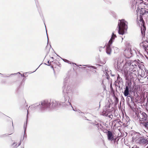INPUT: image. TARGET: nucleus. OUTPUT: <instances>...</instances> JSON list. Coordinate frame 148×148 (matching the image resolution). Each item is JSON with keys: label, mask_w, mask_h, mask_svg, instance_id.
<instances>
[{"label": "nucleus", "mask_w": 148, "mask_h": 148, "mask_svg": "<svg viewBox=\"0 0 148 148\" xmlns=\"http://www.w3.org/2000/svg\"><path fill=\"white\" fill-rule=\"evenodd\" d=\"M127 23L124 20L122 19L118 23V33L120 34H123L126 31L127 28Z\"/></svg>", "instance_id": "obj_1"}, {"label": "nucleus", "mask_w": 148, "mask_h": 148, "mask_svg": "<svg viewBox=\"0 0 148 148\" xmlns=\"http://www.w3.org/2000/svg\"><path fill=\"white\" fill-rule=\"evenodd\" d=\"M137 67V65L134 63L130 64L127 62L123 66L124 68H127V73H125V75L126 76H128V74L130 75L132 74L135 70H134V68Z\"/></svg>", "instance_id": "obj_2"}, {"label": "nucleus", "mask_w": 148, "mask_h": 148, "mask_svg": "<svg viewBox=\"0 0 148 148\" xmlns=\"http://www.w3.org/2000/svg\"><path fill=\"white\" fill-rule=\"evenodd\" d=\"M41 105L45 108L49 107L53 108H54L58 106V103L55 100H53L51 102L48 100H44L42 101Z\"/></svg>", "instance_id": "obj_3"}, {"label": "nucleus", "mask_w": 148, "mask_h": 148, "mask_svg": "<svg viewBox=\"0 0 148 148\" xmlns=\"http://www.w3.org/2000/svg\"><path fill=\"white\" fill-rule=\"evenodd\" d=\"M138 23L139 25H141V31L142 34L143 35H144L145 34L146 27L145 26V22L143 20V18L141 16H139V20L138 21Z\"/></svg>", "instance_id": "obj_4"}, {"label": "nucleus", "mask_w": 148, "mask_h": 148, "mask_svg": "<svg viewBox=\"0 0 148 148\" xmlns=\"http://www.w3.org/2000/svg\"><path fill=\"white\" fill-rule=\"evenodd\" d=\"M141 135L138 133H136L133 134L132 137V141L133 142H136L138 143L139 140L141 138Z\"/></svg>", "instance_id": "obj_5"}, {"label": "nucleus", "mask_w": 148, "mask_h": 148, "mask_svg": "<svg viewBox=\"0 0 148 148\" xmlns=\"http://www.w3.org/2000/svg\"><path fill=\"white\" fill-rule=\"evenodd\" d=\"M140 139L139 140L138 142V143H139L142 145L145 146L146 145L148 144V141L147 139H145L143 137H141Z\"/></svg>", "instance_id": "obj_6"}, {"label": "nucleus", "mask_w": 148, "mask_h": 148, "mask_svg": "<svg viewBox=\"0 0 148 148\" xmlns=\"http://www.w3.org/2000/svg\"><path fill=\"white\" fill-rule=\"evenodd\" d=\"M140 117V121H145L147 120V115L145 112H142Z\"/></svg>", "instance_id": "obj_7"}, {"label": "nucleus", "mask_w": 148, "mask_h": 148, "mask_svg": "<svg viewBox=\"0 0 148 148\" xmlns=\"http://www.w3.org/2000/svg\"><path fill=\"white\" fill-rule=\"evenodd\" d=\"M107 136L108 139L109 140L112 141L114 140V136L111 132L110 131H108Z\"/></svg>", "instance_id": "obj_8"}, {"label": "nucleus", "mask_w": 148, "mask_h": 148, "mask_svg": "<svg viewBox=\"0 0 148 148\" xmlns=\"http://www.w3.org/2000/svg\"><path fill=\"white\" fill-rule=\"evenodd\" d=\"M116 38V35H115L114 33H112L111 38H110L109 42V44L110 45L112 43V42L114 41V39Z\"/></svg>", "instance_id": "obj_9"}, {"label": "nucleus", "mask_w": 148, "mask_h": 148, "mask_svg": "<svg viewBox=\"0 0 148 148\" xmlns=\"http://www.w3.org/2000/svg\"><path fill=\"white\" fill-rule=\"evenodd\" d=\"M129 87L127 86H126L125 90L124 92V94L125 97L127 96L129 94Z\"/></svg>", "instance_id": "obj_10"}, {"label": "nucleus", "mask_w": 148, "mask_h": 148, "mask_svg": "<svg viewBox=\"0 0 148 148\" xmlns=\"http://www.w3.org/2000/svg\"><path fill=\"white\" fill-rule=\"evenodd\" d=\"M112 51H113L114 53H117L119 51V49L117 47H113L112 48Z\"/></svg>", "instance_id": "obj_11"}, {"label": "nucleus", "mask_w": 148, "mask_h": 148, "mask_svg": "<svg viewBox=\"0 0 148 148\" xmlns=\"http://www.w3.org/2000/svg\"><path fill=\"white\" fill-rule=\"evenodd\" d=\"M112 51V49H111L110 47V46H108L107 47L106 49V53L108 54H110L111 51Z\"/></svg>", "instance_id": "obj_12"}, {"label": "nucleus", "mask_w": 148, "mask_h": 148, "mask_svg": "<svg viewBox=\"0 0 148 148\" xmlns=\"http://www.w3.org/2000/svg\"><path fill=\"white\" fill-rule=\"evenodd\" d=\"M16 143H14L13 145H14V144H16L15 145H14V147H13L14 148H16V147H18L19 146L20 144H21V143H20L19 144H18V145H17L16 144Z\"/></svg>", "instance_id": "obj_13"}, {"label": "nucleus", "mask_w": 148, "mask_h": 148, "mask_svg": "<svg viewBox=\"0 0 148 148\" xmlns=\"http://www.w3.org/2000/svg\"><path fill=\"white\" fill-rule=\"evenodd\" d=\"M143 125L146 128H148V121L147 123H143Z\"/></svg>", "instance_id": "obj_14"}, {"label": "nucleus", "mask_w": 148, "mask_h": 148, "mask_svg": "<svg viewBox=\"0 0 148 148\" xmlns=\"http://www.w3.org/2000/svg\"><path fill=\"white\" fill-rule=\"evenodd\" d=\"M132 148H138V147L136 145H134L132 147Z\"/></svg>", "instance_id": "obj_15"}, {"label": "nucleus", "mask_w": 148, "mask_h": 148, "mask_svg": "<svg viewBox=\"0 0 148 148\" xmlns=\"http://www.w3.org/2000/svg\"><path fill=\"white\" fill-rule=\"evenodd\" d=\"M65 62L69 63V61L67 60H66Z\"/></svg>", "instance_id": "obj_16"}, {"label": "nucleus", "mask_w": 148, "mask_h": 148, "mask_svg": "<svg viewBox=\"0 0 148 148\" xmlns=\"http://www.w3.org/2000/svg\"><path fill=\"white\" fill-rule=\"evenodd\" d=\"M109 116L111 118V116L112 117H113V115H111L110 116Z\"/></svg>", "instance_id": "obj_17"}, {"label": "nucleus", "mask_w": 148, "mask_h": 148, "mask_svg": "<svg viewBox=\"0 0 148 148\" xmlns=\"http://www.w3.org/2000/svg\"><path fill=\"white\" fill-rule=\"evenodd\" d=\"M125 53H126L128 51L127 50H125Z\"/></svg>", "instance_id": "obj_18"}, {"label": "nucleus", "mask_w": 148, "mask_h": 148, "mask_svg": "<svg viewBox=\"0 0 148 148\" xmlns=\"http://www.w3.org/2000/svg\"><path fill=\"white\" fill-rule=\"evenodd\" d=\"M130 51H129V52H128V53H129V54H130V53H130Z\"/></svg>", "instance_id": "obj_19"}, {"label": "nucleus", "mask_w": 148, "mask_h": 148, "mask_svg": "<svg viewBox=\"0 0 148 148\" xmlns=\"http://www.w3.org/2000/svg\"><path fill=\"white\" fill-rule=\"evenodd\" d=\"M142 1L140 0V3H142Z\"/></svg>", "instance_id": "obj_20"}, {"label": "nucleus", "mask_w": 148, "mask_h": 148, "mask_svg": "<svg viewBox=\"0 0 148 148\" xmlns=\"http://www.w3.org/2000/svg\"><path fill=\"white\" fill-rule=\"evenodd\" d=\"M48 63L49 64V61H48Z\"/></svg>", "instance_id": "obj_21"}]
</instances>
